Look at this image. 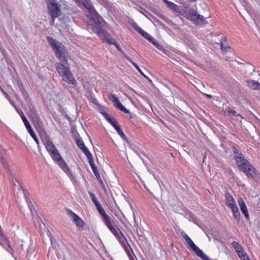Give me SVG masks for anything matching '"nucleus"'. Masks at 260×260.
Wrapping results in <instances>:
<instances>
[{"instance_id": "nucleus-1", "label": "nucleus", "mask_w": 260, "mask_h": 260, "mask_svg": "<svg viewBox=\"0 0 260 260\" xmlns=\"http://www.w3.org/2000/svg\"><path fill=\"white\" fill-rule=\"evenodd\" d=\"M234 159L240 170L246 174L249 178H254L256 175V170L253 166L245 158L242 153L237 148H233Z\"/></svg>"}, {"instance_id": "nucleus-2", "label": "nucleus", "mask_w": 260, "mask_h": 260, "mask_svg": "<svg viewBox=\"0 0 260 260\" xmlns=\"http://www.w3.org/2000/svg\"><path fill=\"white\" fill-rule=\"evenodd\" d=\"M68 65V61L67 63L57 62L55 64V67L59 75L62 77V80L69 84L76 85L77 82L72 72H71Z\"/></svg>"}, {"instance_id": "nucleus-3", "label": "nucleus", "mask_w": 260, "mask_h": 260, "mask_svg": "<svg viewBox=\"0 0 260 260\" xmlns=\"http://www.w3.org/2000/svg\"><path fill=\"white\" fill-rule=\"evenodd\" d=\"M48 12L51 16L50 21V25H53L55 19L61 14V5H59L57 0L47 1Z\"/></svg>"}, {"instance_id": "nucleus-4", "label": "nucleus", "mask_w": 260, "mask_h": 260, "mask_svg": "<svg viewBox=\"0 0 260 260\" xmlns=\"http://www.w3.org/2000/svg\"><path fill=\"white\" fill-rule=\"evenodd\" d=\"M181 234L186 241L188 246L190 247L198 256L202 260H210V258L193 243L192 240L184 231H182Z\"/></svg>"}, {"instance_id": "nucleus-5", "label": "nucleus", "mask_w": 260, "mask_h": 260, "mask_svg": "<svg viewBox=\"0 0 260 260\" xmlns=\"http://www.w3.org/2000/svg\"><path fill=\"white\" fill-rule=\"evenodd\" d=\"M225 198L226 205L232 210L233 217L235 219L237 220V222L239 223L240 220V214L234 199L233 196L228 192L225 193Z\"/></svg>"}, {"instance_id": "nucleus-6", "label": "nucleus", "mask_w": 260, "mask_h": 260, "mask_svg": "<svg viewBox=\"0 0 260 260\" xmlns=\"http://www.w3.org/2000/svg\"><path fill=\"white\" fill-rule=\"evenodd\" d=\"M53 50L60 62H67L65 47L61 43H59Z\"/></svg>"}, {"instance_id": "nucleus-7", "label": "nucleus", "mask_w": 260, "mask_h": 260, "mask_svg": "<svg viewBox=\"0 0 260 260\" xmlns=\"http://www.w3.org/2000/svg\"><path fill=\"white\" fill-rule=\"evenodd\" d=\"M92 19L95 23H98L101 26H104L105 22L103 21L102 18L98 14L94 7L87 10Z\"/></svg>"}, {"instance_id": "nucleus-8", "label": "nucleus", "mask_w": 260, "mask_h": 260, "mask_svg": "<svg viewBox=\"0 0 260 260\" xmlns=\"http://www.w3.org/2000/svg\"><path fill=\"white\" fill-rule=\"evenodd\" d=\"M109 100L112 101L113 103L114 106L118 109L121 110V111L123 112L124 113L126 114H128L129 113V111L128 110L126 109L124 106H123L119 99L114 94H111L109 95Z\"/></svg>"}, {"instance_id": "nucleus-9", "label": "nucleus", "mask_w": 260, "mask_h": 260, "mask_svg": "<svg viewBox=\"0 0 260 260\" xmlns=\"http://www.w3.org/2000/svg\"><path fill=\"white\" fill-rule=\"evenodd\" d=\"M191 20L197 24L203 25L207 23L204 16L197 13L196 11L192 10L190 13Z\"/></svg>"}, {"instance_id": "nucleus-10", "label": "nucleus", "mask_w": 260, "mask_h": 260, "mask_svg": "<svg viewBox=\"0 0 260 260\" xmlns=\"http://www.w3.org/2000/svg\"><path fill=\"white\" fill-rule=\"evenodd\" d=\"M68 213L72 217L73 221L76 223L78 226L82 228L84 226V222L79 216L70 210H68Z\"/></svg>"}, {"instance_id": "nucleus-11", "label": "nucleus", "mask_w": 260, "mask_h": 260, "mask_svg": "<svg viewBox=\"0 0 260 260\" xmlns=\"http://www.w3.org/2000/svg\"><path fill=\"white\" fill-rule=\"evenodd\" d=\"M238 203L240 207V210L244 215L245 218L248 219L249 218V214L246 206L242 198H239Z\"/></svg>"}, {"instance_id": "nucleus-12", "label": "nucleus", "mask_w": 260, "mask_h": 260, "mask_svg": "<svg viewBox=\"0 0 260 260\" xmlns=\"http://www.w3.org/2000/svg\"><path fill=\"white\" fill-rule=\"evenodd\" d=\"M76 143L78 147L82 150L83 152L85 154V155L87 156V157H89L91 156V153L89 150L85 146L84 142L82 140L78 139L76 140Z\"/></svg>"}, {"instance_id": "nucleus-13", "label": "nucleus", "mask_w": 260, "mask_h": 260, "mask_svg": "<svg viewBox=\"0 0 260 260\" xmlns=\"http://www.w3.org/2000/svg\"><path fill=\"white\" fill-rule=\"evenodd\" d=\"M101 39L110 45H114L116 43V40L112 38L111 35L107 31H106Z\"/></svg>"}, {"instance_id": "nucleus-14", "label": "nucleus", "mask_w": 260, "mask_h": 260, "mask_svg": "<svg viewBox=\"0 0 260 260\" xmlns=\"http://www.w3.org/2000/svg\"><path fill=\"white\" fill-rule=\"evenodd\" d=\"M31 119L35 127L37 129H41L42 128V122L39 115L35 116L34 117L31 118Z\"/></svg>"}, {"instance_id": "nucleus-15", "label": "nucleus", "mask_w": 260, "mask_h": 260, "mask_svg": "<svg viewBox=\"0 0 260 260\" xmlns=\"http://www.w3.org/2000/svg\"><path fill=\"white\" fill-rule=\"evenodd\" d=\"M96 24H99L98 23H96L95 25H93L92 26V30L97 34L99 37L101 39V38L103 37V36L104 35V34L106 32V31L104 30L101 28V26L99 25L100 26H98Z\"/></svg>"}, {"instance_id": "nucleus-16", "label": "nucleus", "mask_w": 260, "mask_h": 260, "mask_svg": "<svg viewBox=\"0 0 260 260\" xmlns=\"http://www.w3.org/2000/svg\"><path fill=\"white\" fill-rule=\"evenodd\" d=\"M98 2L104 7L108 8L111 12L114 11L113 5L108 0H97Z\"/></svg>"}, {"instance_id": "nucleus-17", "label": "nucleus", "mask_w": 260, "mask_h": 260, "mask_svg": "<svg viewBox=\"0 0 260 260\" xmlns=\"http://www.w3.org/2000/svg\"><path fill=\"white\" fill-rule=\"evenodd\" d=\"M25 126L27 129L28 133L30 135V136L32 137L34 140L35 141V142L37 143V144H39V140L37 138V137L33 129L31 128L30 124L29 123H27V124H25Z\"/></svg>"}, {"instance_id": "nucleus-18", "label": "nucleus", "mask_w": 260, "mask_h": 260, "mask_svg": "<svg viewBox=\"0 0 260 260\" xmlns=\"http://www.w3.org/2000/svg\"><path fill=\"white\" fill-rule=\"evenodd\" d=\"M103 115L105 118L114 127H115L117 124L118 122L117 121L114 119V118H112L111 117V116L107 113H103Z\"/></svg>"}, {"instance_id": "nucleus-19", "label": "nucleus", "mask_w": 260, "mask_h": 260, "mask_svg": "<svg viewBox=\"0 0 260 260\" xmlns=\"http://www.w3.org/2000/svg\"><path fill=\"white\" fill-rule=\"evenodd\" d=\"M45 147L48 152L51 153L56 150L54 145L50 140H47L45 144Z\"/></svg>"}, {"instance_id": "nucleus-20", "label": "nucleus", "mask_w": 260, "mask_h": 260, "mask_svg": "<svg viewBox=\"0 0 260 260\" xmlns=\"http://www.w3.org/2000/svg\"><path fill=\"white\" fill-rule=\"evenodd\" d=\"M151 42L155 47H156L158 49L162 51L166 54H167L168 51L166 50L162 46L160 45L153 37L149 41Z\"/></svg>"}, {"instance_id": "nucleus-21", "label": "nucleus", "mask_w": 260, "mask_h": 260, "mask_svg": "<svg viewBox=\"0 0 260 260\" xmlns=\"http://www.w3.org/2000/svg\"><path fill=\"white\" fill-rule=\"evenodd\" d=\"M109 230L114 236L118 238H120V236L124 237L122 233L120 231L119 228L116 226V225L112 227L111 229H109Z\"/></svg>"}, {"instance_id": "nucleus-22", "label": "nucleus", "mask_w": 260, "mask_h": 260, "mask_svg": "<svg viewBox=\"0 0 260 260\" xmlns=\"http://www.w3.org/2000/svg\"><path fill=\"white\" fill-rule=\"evenodd\" d=\"M56 162L58 165V166L62 168V169L65 172H68L69 171V168H68L67 164L64 161V160L61 158L58 160L56 161Z\"/></svg>"}, {"instance_id": "nucleus-23", "label": "nucleus", "mask_w": 260, "mask_h": 260, "mask_svg": "<svg viewBox=\"0 0 260 260\" xmlns=\"http://www.w3.org/2000/svg\"><path fill=\"white\" fill-rule=\"evenodd\" d=\"M114 128L117 131V133L120 135V136L121 137V138L125 141L127 144H129L128 140H127L126 136L122 131L121 128L120 127V126L117 124Z\"/></svg>"}, {"instance_id": "nucleus-24", "label": "nucleus", "mask_w": 260, "mask_h": 260, "mask_svg": "<svg viewBox=\"0 0 260 260\" xmlns=\"http://www.w3.org/2000/svg\"><path fill=\"white\" fill-rule=\"evenodd\" d=\"M221 49L222 51H226L228 49L230 48L228 46L225 38L222 37L220 39Z\"/></svg>"}, {"instance_id": "nucleus-25", "label": "nucleus", "mask_w": 260, "mask_h": 260, "mask_svg": "<svg viewBox=\"0 0 260 260\" xmlns=\"http://www.w3.org/2000/svg\"><path fill=\"white\" fill-rule=\"evenodd\" d=\"M103 221L109 229L115 225L114 222L111 220L109 216L103 219Z\"/></svg>"}, {"instance_id": "nucleus-26", "label": "nucleus", "mask_w": 260, "mask_h": 260, "mask_svg": "<svg viewBox=\"0 0 260 260\" xmlns=\"http://www.w3.org/2000/svg\"><path fill=\"white\" fill-rule=\"evenodd\" d=\"M124 57L130 62L132 63V64L136 68V69L139 71V72L144 77L146 78V76L145 75V74L142 72L141 69L139 68V67L135 62H133L132 59L128 57L126 54H124Z\"/></svg>"}, {"instance_id": "nucleus-27", "label": "nucleus", "mask_w": 260, "mask_h": 260, "mask_svg": "<svg viewBox=\"0 0 260 260\" xmlns=\"http://www.w3.org/2000/svg\"><path fill=\"white\" fill-rule=\"evenodd\" d=\"M245 69L247 75H251L255 71V67L251 64H247L245 67Z\"/></svg>"}, {"instance_id": "nucleus-28", "label": "nucleus", "mask_w": 260, "mask_h": 260, "mask_svg": "<svg viewBox=\"0 0 260 260\" xmlns=\"http://www.w3.org/2000/svg\"><path fill=\"white\" fill-rule=\"evenodd\" d=\"M50 154L55 162L62 158L57 149L54 151H52Z\"/></svg>"}, {"instance_id": "nucleus-29", "label": "nucleus", "mask_w": 260, "mask_h": 260, "mask_svg": "<svg viewBox=\"0 0 260 260\" xmlns=\"http://www.w3.org/2000/svg\"><path fill=\"white\" fill-rule=\"evenodd\" d=\"M47 40L50 44V45L52 46V49H53L54 47H55L59 43H60L59 42L56 41V40L50 37H47Z\"/></svg>"}, {"instance_id": "nucleus-30", "label": "nucleus", "mask_w": 260, "mask_h": 260, "mask_svg": "<svg viewBox=\"0 0 260 260\" xmlns=\"http://www.w3.org/2000/svg\"><path fill=\"white\" fill-rule=\"evenodd\" d=\"M96 207L98 211L100 213L101 215L102 216L103 219L109 216L106 213V212L105 211V210L104 209V208L102 207L101 205H100Z\"/></svg>"}, {"instance_id": "nucleus-31", "label": "nucleus", "mask_w": 260, "mask_h": 260, "mask_svg": "<svg viewBox=\"0 0 260 260\" xmlns=\"http://www.w3.org/2000/svg\"><path fill=\"white\" fill-rule=\"evenodd\" d=\"M241 260H250L246 252L243 249L237 253Z\"/></svg>"}, {"instance_id": "nucleus-32", "label": "nucleus", "mask_w": 260, "mask_h": 260, "mask_svg": "<svg viewBox=\"0 0 260 260\" xmlns=\"http://www.w3.org/2000/svg\"><path fill=\"white\" fill-rule=\"evenodd\" d=\"M167 5L170 9L173 10L174 11L177 12L179 10L178 6L173 2H167Z\"/></svg>"}, {"instance_id": "nucleus-33", "label": "nucleus", "mask_w": 260, "mask_h": 260, "mask_svg": "<svg viewBox=\"0 0 260 260\" xmlns=\"http://www.w3.org/2000/svg\"><path fill=\"white\" fill-rule=\"evenodd\" d=\"M232 245L233 247L235 249L237 253L243 250L242 246L237 242H233L232 243Z\"/></svg>"}, {"instance_id": "nucleus-34", "label": "nucleus", "mask_w": 260, "mask_h": 260, "mask_svg": "<svg viewBox=\"0 0 260 260\" xmlns=\"http://www.w3.org/2000/svg\"><path fill=\"white\" fill-rule=\"evenodd\" d=\"M19 87L20 91H21L22 94L23 95V97L24 98L25 100L27 101L28 99H29L28 94L27 92L25 91L24 87H23L22 84L19 85Z\"/></svg>"}, {"instance_id": "nucleus-35", "label": "nucleus", "mask_w": 260, "mask_h": 260, "mask_svg": "<svg viewBox=\"0 0 260 260\" xmlns=\"http://www.w3.org/2000/svg\"><path fill=\"white\" fill-rule=\"evenodd\" d=\"M37 110L35 108H31L28 112V115L30 118L38 115Z\"/></svg>"}, {"instance_id": "nucleus-36", "label": "nucleus", "mask_w": 260, "mask_h": 260, "mask_svg": "<svg viewBox=\"0 0 260 260\" xmlns=\"http://www.w3.org/2000/svg\"><path fill=\"white\" fill-rule=\"evenodd\" d=\"M90 196L91 197V199L92 200V201L94 204L95 206L96 207L98 206L99 205H101L100 202H99L98 199L96 198L95 195L93 193L89 192Z\"/></svg>"}, {"instance_id": "nucleus-37", "label": "nucleus", "mask_w": 260, "mask_h": 260, "mask_svg": "<svg viewBox=\"0 0 260 260\" xmlns=\"http://www.w3.org/2000/svg\"><path fill=\"white\" fill-rule=\"evenodd\" d=\"M87 158L88 159V161H89V163L92 168V170H94V169L97 168L94 163V161H93L92 155L91 154V156H89V157H87Z\"/></svg>"}, {"instance_id": "nucleus-38", "label": "nucleus", "mask_w": 260, "mask_h": 260, "mask_svg": "<svg viewBox=\"0 0 260 260\" xmlns=\"http://www.w3.org/2000/svg\"><path fill=\"white\" fill-rule=\"evenodd\" d=\"M98 181H99V183H100V185H101V187H102V188H103V190H104L105 192H106H106H107V189H106V186H105V184H104V182H103V180H102V179L101 177V178H99V179H98Z\"/></svg>"}, {"instance_id": "nucleus-39", "label": "nucleus", "mask_w": 260, "mask_h": 260, "mask_svg": "<svg viewBox=\"0 0 260 260\" xmlns=\"http://www.w3.org/2000/svg\"><path fill=\"white\" fill-rule=\"evenodd\" d=\"M131 24L133 27L135 28V29L137 31L139 30V29L141 28V27L137 24V23L134 21L131 22Z\"/></svg>"}, {"instance_id": "nucleus-40", "label": "nucleus", "mask_w": 260, "mask_h": 260, "mask_svg": "<svg viewBox=\"0 0 260 260\" xmlns=\"http://www.w3.org/2000/svg\"><path fill=\"white\" fill-rule=\"evenodd\" d=\"M84 7L86 8V9L88 10L90 8L93 7L92 5V3L90 1H89L88 2H86V4L85 5Z\"/></svg>"}, {"instance_id": "nucleus-41", "label": "nucleus", "mask_w": 260, "mask_h": 260, "mask_svg": "<svg viewBox=\"0 0 260 260\" xmlns=\"http://www.w3.org/2000/svg\"><path fill=\"white\" fill-rule=\"evenodd\" d=\"M21 112V113L22 114L21 115H20L23 122H24V125L26 124H27V123H28V121L27 120V118H26V117L25 116V115H24L23 113L22 112V111H20Z\"/></svg>"}, {"instance_id": "nucleus-42", "label": "nucleus", "mask_w": 260, "mask_h": 260, "mask_svg": "<svg viewBox=\"0 0 260 260\" xmlns=\"http://www.w3.org/2000/svg\"><path fill=\"white\" fill-rule=\"evenodd\" d=\"M229 113L232 115L233 116L237 117V116H241L240 114L237 113V112L233 110H230L228 111Z\"/></svg>"}, {"instance_id": "nucleus-43", "label": "nucleus", "mask_w": 260, "mask_h": 260, "mask_svg": "<svg viewBox=\"0 0 260 260\" xmlns=\"http://www.w3.org/2000/svg\"><path fill=\"white\" fill-rule=\"evenodd\" d=\"M95 177H96L97 179L101 178V176L100 175V174L98 172V170L97 169V168L94 169V170H92Z\"/></svg>"}, {"instance_id": "nucleus-44", "label": "nucleus", "mask_w": 260, "mask_h": 260, "mask_svg": "<svg viewBox=\"0 0 260 260\" xmlns=\"http://www.w3.org/2000/svg\"><path fill=\"white\" fill-rule=\"evenodd\" d=\"M114 45L115 46L116 49L120 52H121L122 53V54L123 55V56L124 57V54H125V53H122V49L121 48H120V46L117 44V43L116 42L115 44H114Z\"/></svg>"}, {"instance_id": "nucleus-45", "label": "nucleus", "mask_w": 260, "mask_h": 260, "mask_svg": "<svg viewBox=\"0 0 260 260\" xmlns=\"http://www.w3.org/2000/svg\"><path fill=\"white\" fill-rule=\"evenodd\" d=\"M138 32L141 34L143 37L145 36V34L147 33L144 30H143L141 28L139 29V30L138 31Z\"/></svg>"}, {"instance_id": "nucleus-46", "label": "nucleus", "mask_w": 260, "mask_h": 260, "mask_svg": "<svg viewBox=\"0 0 260 260\" xmlns=\"http://www.w3.org/2000/svg\"><path fill=\"white\" fill-rule=\"evenodd\" d=\"M138 32L141 34L143 37L145 36V34L147 33L144 30H143L141 28L139 29V30L138 31Z\"/></svg>"}, {"instance_id": "nucleus-47", "label": "nucleus", "mask_w": 260, "mask_h": 260, "mask_svg": "<svg viewBox=\"0 0 260 260\" xmlns=\"http://www.w3.org/2000/svg\"><path fill=\"white\" fill-rule=\"evenodd\" d=\"M144 37L145 39H146L147 40H148V41H149L152 38V37L151 36H150L147 32L145 34V36H144Z\"/></svg>"}, {"instance_id": "nucleus-48", "label": "nucleus", "mask_w": 260, "mask_h": 260, "mask_svg": "<svg viewBox=\"0 0 260 260\" xmlns=\"http://www.w3.org/2000/svg\"><path fill=\"white\" fill-rule=\"evenodd\" d=\"M187 46L191 49H193V44L192 43V42H191L190 41H187Z\"/></svg>"}, {"instance_id": "nucleus-49", "label": "nucleus", "mask_w": 260, "mask_h": 260, "mask_svg": "<svg viewBox=\"0 0 260 260\" xmlns=\"http://www.w3.org/2000/svg\"><path fill=\"white\" fill-rule=\"evenodd\" d=\"M140 12L144 15L147 17V14H148V12L146 10L142 9V10L140 11Z\"/></svg>"}, {"instance_id": "nucleus-50", "label": "nucleus", "mask_w": 260, "mask_h": 260, "mask_svg": "<svg viewBox=\"0 0 260 260\" xmlns=\"http://www.w3.org/2000/svg\"><path fill=\"white\" fill-rule=\"evenodd\" d=\"M253 83L255 84V89H260V84L258 83H256L255 82H253Z\"/></svg>"}, {"instance_id": "nucleus-51", "label": "nucleus", "mask_w": 260, "mask_h": 260, "mask_svg": "<svg viewBox=\"0 0 260 260\" xmlns=\"http://www.w3.org/2000/svg\"><path fill=\"white\" fill-rule=\"evenodd\" d=\"M10 103L14 106V107H16V105L14 104V102L11 99L10 96L9 95V98H7Z\"/></svg>"}, {"instance_id": "nucleus-52", "label": "nucleus", "mask_w": 260, "mask_h": 260, "mask_svg": "<svg viewBox=\"0 0 260 260\" xmlns=\"http://www.w3.org/2000/svg\"><path fill=\"white\" fill-rule=\"evenodd\" d=\"M1 161L3 163L4 166L6 167V165L7 164V161H6V160L4 158H2Z\"/></svg>"}, {"instance_id": "nucleus-53", "label": "nucleus", "mask_w": 260, "mask_h": 260, "mask_svg": "<svg viewBox=\"0 0 260 260\" xmlns=\"http://www.w3.org/2000/svg\"><path fill=\"white\" fill-rule=\"evenodd\" d=\"M15 108L16 109L17 112L19 114V115H21L22 114L21 113V112H20V111H21V110L19 108H17L16 106V107H15Z\"/></svg>"}, {"instance_id": "nucleus-54", "label": "nucleus", "mask_w": 260, "mask_h": 260, "mask_svg": "<svg viewBox=\"0 0 260 260\" xmlns=\"http://www.w3.org/2000/svg\"><path fill=\"white\" fill-rule=\"evenodd\" d=\"M255 123L256 124H257L259 125V126L260 127V120L258 118H255Z\"/></svg>"}, {"instance_id": "nucleus-55", "label": "nucleus", "mask_w": 260, "mask_h": 260, "mask_svg": "<svg viewBox=\"0 0 260 260\" xmlns=\"http://www.w3.org/2000/svg\"><path fill=\"white\" fill-rule=\"evenodd\" d=\"M2 91L3 92L4 94L5 95V97L6 98H9V95L3 90V89H2Z\"/></svg>"}, {"instance_id": "nucleus-56", "label": "nucleus", "mask_w": 260, "mask_h": 260, "mask_svg": "<svg viewBox=\"0 0 260 260\" xmlns=\"http://www.w3.org/2000/svg\"><path fill=\"white\" fill-rule=\"evenodd\" d=\"M206 95L207 97L209 98H211L212 97V95H210V94H206Z\"/></svg>"}, {"instance_id": "nucleus-57", "label": "nucleus", "mask_w": 260, "mask_h": 260, "mask_svg": "<svg viewBox=\"0 0 260 260\" xmlns=\"http://www.w3.org/2000/svg\"><path fill=\"white\" fill-rule=\"evenodd\" d=\"M197 0H189V2H194L197 1Z\"/></svg>"}, {"instance_id": "nucleus-58", "label": "nucleus", "mask_w": 260, "mask_h": 260, "mask_svg": "<svg viewBox=\"0 0 260 260\" xmlns=\"http://www.w3.org/2000/svg\"><path fill=\"white\" fill-rule=\"evenodd\" d=\"M164 2L167 4V2H169V1L168 0H164Z\"/></svg>"}, {"instance_id": "nucleus-59", "label": "nucleus", "mask_w": 260, "mask_h": 260, "mask_svg": "<svg viewBox=\"0 0 260 260\" xmlns=\"http://www.w3.org/2000/svg\"><path fill=\"white\" fill-rule=\"evenodd\" d=\"M15 96H16V98L17 99H18V96H17V95H16H16H15Z\"/></svg>"}, {"instance_id": "nucleus-60", "label": "nucleus", "mask_w": 260, "mask_h": 260, "mask_svg": "<svg viewBox=\"0 0 260 260\" xmlns=\"http://www.w3.org/2000/svg\"><path fill=\"white\" fill-rule=\"evenodd\" d=\"M214 240L215 241H217V239L215 238H214Z\"/></svg>"}, {"instance_id": "nucleus-61", "label": "nucleus", "mask_w": 260, "mask_h": 260, "mask_svg": "<svg viewBox=\"0 0 260 260\" xmlns=\"http://www.w3.org/2000/svg\"><path fill=\"white\" fill-rule=\"evenodd\" d=\"M2 89H3V88L2 87V86L0 85V89L2 90Z\"/></svg>"}]
</instances>
